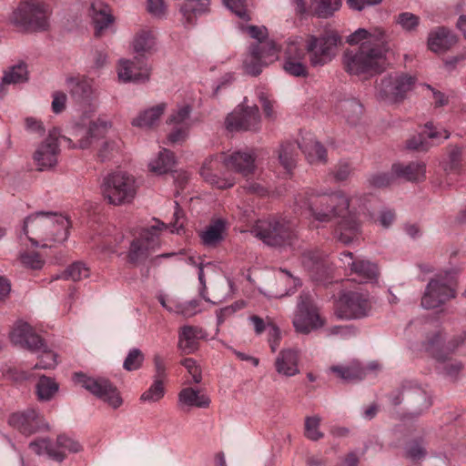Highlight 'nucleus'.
<instances>
[{
  "label": "nucleus",
  "mask_w": 466,
  "mask_h": 466,
  "mask_svg": "<svg viewBox=\"0 0 466 466\" xmlns=\"http://www.w3.org/2000/svg\"><path fill=\"white\" fill-rule=\"evenodd\" d=\"M421 329L425 333V339L418 350L433 358L438 362L437 369L443 375L455 377L459 374L462 366L461 362L451 360L450 354L463 341V339L457 343L452 341L444 343L441 329L430 321L424 322Z\"/></svg>",
  "instance_id": "20e7f679"
},
{
  "label": "nucleus",
  "mask_w": 466,
  "mask_h": 466,
  "mask_svg": "<svg viewBox=\"0 0 466 466\" xmlns=\"http://www.w3.org/2000/svg\"><path fill=\"white\" fill-rule=\"evenodd\" d=\"M144 361V355L138 349H132L129 350L123 367L128 371L138 370Z\"/></svg>",
  "instance_id": "052dcab7"
},
{
  "label": "nucleus",
  "mask_w": 466,
  "mask_h": 466,
  "mask_svg": "<svg viewBox=\"0 0 466 466\" xmlns=\"http://www.w3.org/2000/svg\"><path fill=\"white\" fill-rule=\"evenodd\" d=\"M116 71L119 81L124 83L145 82L150 75L147 63L137 57L134 60L120 59Z\"/></svg>",
  "instance_id": "a878e982"
},
{
  "label": "nucleus",
  "mask_w": 466,
  "mask_h": 466,
  "mask_svg": "<svg viewBox=\"0 0 466 466\" xmlns=\"http://www.w3.org/2000/svg\"><path fill=\"white\" fill-rule=\"evenodd\" d=\"M9 336L14 344L27 349L28 350H35L37 347H40L38 344L42 339L33 331L30 325L22 320H18L15 323Z\"/></svg>",
  "instance_id": "cd10ccee"
},
{
  "label": "nucleus",
  "mask_w": 466,
  "mask_h": 466,
  "mask_svg": "<svg viewBox=\"0 0 466 466\" xmlns=\"http://www.w3.org/2000/svg\"><path fill=\"white\" fill-rule=\"evenodd\" d=\"M224 5L237 16L247 22L249 19L246 8V0H223Z\"/></svg>",
  "instance_id": "e2e57ef3"
},
{
  "label": "nucleus",
  "mask_w": 466,
  "mask_h": 466,
  "mask_svg": "<svg viewBox=\"0 0 466 466\" xmlns=\"http://www.w3.org/2000/svg\"><path fill=\"white\" fill-rule=\"evenodd\" d=\"M339 260L345 270L356 275L361 281L377 279L379 271L376 264L361 258H355L350 251L342 252Z\"/></svg>",
  "instance_id": "b1692460"
},
{
  "label": "nucleus",
  "mask_w": 466,
  "mask_h": 466,
  "mask_svg": "<svg viewBox=\"0 0 466 466\" xmlns=\"http://www.w3.org/2000/svg\"><path fill=\"white\" fill-rule=\"evenodd\" d=\"M155 372L149 388L140 396V400L147 403H156L161 400L166 394L165 384L167 373L163 358L156 354L153 358Z\"/></svg>",
  "instance_id": "5701e85b"
},
{
  "label": "nucleus",
  "mask_w": 466,
  "mask_h": 466,
  "mask_svg": "<svg viewBox=\"0 0 466 466\" xmlns=\"http://www.w3.org/2000/svg\"><path fill=\"white\" fill-rule=\"evenodd\" d=\"M394 22L405 33L412 34L417 31L420 24V18L411 12H402L394 17Z\"/></svg>",
  "instance_id": "8fccbe9b"
},
{
  "label": "nucleus",
  "mask_w": 466,
  "mask_h": 466,
  "mask_svg": "<svg viewBox=\"0 0 466 466\" xmlns=\"http://www.w3.org/2000/svg\"><path fill=\"white\" fill-rule=\"evenodd\" d=\"M258 179H259V176L256 172V175ZM245 182L242 186L244 190H246L248 193L255 194L258 196H265L268 194V189L265 187L263 183H261L258 180H253L251 177H244Z\"/></svg>",
  "instance_id": "0e129e2a"
},
{
  "label": "nucleus",
  "mask_w": 466,
  "mask_h": 466,
  "mask_svg": "<svg viewBox=\"0 0 466 466\" xmlns=\"http://www.w3.org/2000/svg\"><path fill=\"white\" fill-rule=\"evenodd\" d=\"M122 147L123 142L121 138L118 136H114L101 144L97 156L102 161L108 160L120 154Z\"/></svg>",
  "instance_id": "49530a36"
},
{
  "label": "nucleus",
  "mask_w": 466,
  "mask_h": 466,
  "mask_svg": "<svg viewBox=\"0 0 466 466\" xmlns=\"http://www.w3.org/2000/svg\"><path fill=\"white\" fill-rule=\"evenodd\" d=\"M29 447L37 455H46L56 461H63L66 452L76 453L82 450L77 441L65 434L57 436L56 442H51L47 439H39L32 441Z\"/></svg>",
  "instance_id": "2eb2a0df"
},
{
  "label": "nucleus",
  "mask_w": 466,
  "mask_h": 466,
  "mask_svg": "<svg viewBox=\"0 0 466 466\" xmlns=\"http://www.w3.org/2000/svg\"><path fill=\"white\" fill-rule=\"evenodd\" d=\"M400 392H402L403 398L407 399L409 401L419 404V407L412 411L414 415L421 414L432 405L431 396L411 381L404 382L401 385Z\"/></svg>",
  "instance_id": "7c9ffc66"
},
{
  "label": "nucleus",
  "mask_w": 466,
  "mask_h": 466,
  "mask_svg": "<svg viewBox=\"0 0 466 466\" xmlns=\"http://www.w3.org/2000/svg\"><path fill=\"white\" fill-rule=\"evenodd\" d=\"M136 177L123 170L107 174L101 184V193L106 201L113 206L128 205L134 201L138 191Z\"/></svg>",
  "instance_id": "0eeeda50"
},
{
  "label": "nucleus",
  "mask_w": 466,
  "mask_h": 466,
  "mask_svg": "<svg viewBox=\"0 0 466 466\" xmlns=\"http://www.w3.org/2000/svg\"><path fill=\"white\" fill-rule=\"evenodd\" d=\"M320 418L318 416L308 417L305 420V435L311 441H318L323 437L319 431Z\"/></svg>",
  "instance_id": "bf43d9fd"
},
{
  "label": "nucleus",
  "mask_w": 466,
  "mask_h": 466,
  "mask_svg": "<svg viewBox=\"0 0 466 466\" xmlns=\"http://www.w3.org/2000/svg\"><path fill=\"white\" fill-rule=\"evenodd\" d=\"M355 198L344 192L329 191L325 188H307L295 197V206L309 219L313 227L329 223L334 218L339 222L334 230L335 238L343 244L354 242L360 234Z\"/></svg>",
  "instance_id": "f257e3e1"
},
{
  "label": "nucleus",
  "mask_w": 466,
  "mask_h": 466,
  "mask_svg": "<svg viewBox=\"0 0 466 466\" xmlns=\"http://www.w3.org/2000/svg\"><path fill=\"white\" fill-rule=\"evenodd\" d=\"M284 59L283 68L286 73L296 77L308 76L306 52L301 37L293 36L288 40L284 51Z\"/></svg>",
  "instance_id": "aec40b11"
},
{
  "label": "nucleus",
  "mask_w": 466,
  "mask_h": 466,
  "mask_svg": "<svg viewBox=\"0 0 466 466\" xmlns=\"http://www.w3.org/2000/svg\"><path fill=\"white\" fill-rule=\"evenodd\" d=\"M346 41L350 46L360 45L359 48L343 53L342 64L348 74L367 79L386 69L390 46L383 29L359 28Z\"/></svg>",
  "instance_id": "f03ea898"
},
{
  "label": "nucleus",
  "mask_w": 466,
  "mask_h": 466,
  "mask_svg": "<svg viewBox=\"0 0 466 466\" xmlns=\"http://www.w3.org/2000/svg\"><path fill=\"white\" fill-rule=\"evenodd\" d=\"M157 299L161 306L170 313L190 318L200 311L198 301L196 299L183 301L165 295H159Z\"/></svg>",
  "instance_id": "c756f323"
},
{
  "label": "nucleus",
  "mask_w": 466,
  "mask_h": 466,
  "mask_svg": "<svg viewBox=\"0 0 466 466\" xmlns=\"http://www.w3.org/2000/svg\"><path fill=\"white\" fill-rule=\"evenodd\" d=\"M370 309L368 294L359 290H342L335 301L334 313L338 319L351 320L367 317Z\"/></svg>",
  "instance_id": "f8f14e48"
},
{
  "label": "nucleus",
  "mask_w": 466,
  "mask_h": 466,
  "mask_svg": "<svg viewBox=\"0 0 466 466\" xmlns=\"http://www.w3.org/2000/svg\"><path fill=\"white\" fill-rule=\"evenodd\" d=\"M300 352L296 349H283L275 360L276 371L283 377H294L299 374Z\"/></svg>",
  "instance_id": "bb28decb"
},
{
  "label": "nucleus",
  "mask_w": 466,
  "mask_h": 466,
  "mask_svg": "<svg viewBox=\"0 0 466 466\" xmlns=\"http://www.w3.org/2000/svg\"><path fill=\"white\" fill-rule=\"evenodd\" d=\"M457 43L456 35L444 26H438L429 32L427 45L434 53H443Z\"/></svg>",
  "instance_id": "c85d7f7f"
},
{
  "label": "nucleus",
  "mask_w": 466,
  "mask_h": 466,
  "mask_svg": "<svg viewBox=\"0 0 466 466\" xmlns=\"http://www.w3.org/2000/svg\"><path fill=\"white\" fill-rule=\"evenodd\" d=\"M210 0H185L180 6V13L184 23L192 25L198 17L208 13Z\"/></svg>",
  "instance_id": "c9c22d12"
},
{
  "label": "nucleus",
  "mask_w": 466,
  "mask_h": 466,
  "mask_svg": "<svg viewBox=\"0 0 466 466\" xmlns=\"http://www.w3.org/2000/svg\"><path fill=\"white\" fill-rule=\"evenodd\" d=\"M225 127L230 132L258 131L260 128V115L256 105L248 106L247 97L229 113L225 119Z\"/></svg>",
  "instance_id": "dca6fc26"
},
{
  "label": "nucleus",
  "mask_w": 466,
  "mask_h": 466,
  "mask_svg": "<svg viewBox=\"0 0 466 466\" xmlns=\"http://www.w3.org/2000/svg\"><path fill=\"white\" fill-rule=\"evenodd\" d=\"M225 158V153L209 155L203 160L199 169V175L204 181L218 189L230 188L236 184V179L232 175H220Z\"/></svg>",
  "instance_id": "6ab92c4d"
},
{
  "label": "nucleus",
  "mask_w": 466,
  "mask_h": 466,
  "mask_svg": "<svg viewBox=\"0 0 466 466\" xmlns=\"http://www.w3.org/2000/svg\"><path fill=\"white\" fill-rule=\"evenodd\" d=\"M462 157L461 148L457 146H450L447 148V157L442 162V167L446 172L458 169Z\"/></svg>",
  "instance_id": "4d7b16f0"
},
{
  "label": "nucleus",
  "mask_w": 466,
  "mask_h": 466,
  "mask_svg": "<svg viewBox=\"0 0 466 466\" xmlns=\"http://www.w3.org/2000/svg\"><path fill=\"white\" fill-rule=\"evenodd\" d=\"M69 221L56 213L36 212L24 222L23 232L36 248H53L68 238Z\"/></svg>",
  "instance_id": "7ed1b4c3"
},
{
  "label": "nucleus",
  "mask_w": 466,
  "mask_h": 466,
  "mask_svg": "<svg viewBox=\"0 0 466 466\" xmlns=\"http://www.w3.org/2000/svg\"><path fill=\"white\" fill-rule=\"evenodd\" d=\"M70 137H63L64 141L71 149H87L95 141L106 137L109 134H115L113 122L106 116H98L95 120L86 123V117L82 116L74 121L67 127Z\"/></svg>",
  "instance_id": "423d86ee"
},
{
  "label": "nucleus",
  "mask_w": 466,
  "mask_h": 466,
  "mask_svg": "<svg viewBox=\"0 0 466 466\" xmlns=\"http://www.w3.org/2000/svg\"><path fill=\"white\" fill-rule=\"evenodd\" d=\"M311 2L316 14L324 18L331 16L341 5V0H311Z\"/></svg>",
  "instance_id": "6e6d98bb"
},
{
  "label": "nucleus",
  "mask_w": 466,
  "mask_h": 466,
  "mask_svg": "<svg viewBox=\"0 0 466 466\" xmlns=\"http://www.w3.org/2000/svg\"><path fill=\"white\" fill-rule=\"evenodd\" d=\"M167 109L166 103H159L140 112L132 119V126L140 128H149L155 126Z\"/></svg>",
  "instance_id": "58836bf2"
},
{
  "label": "nucleus",
  "mask_w": 466,
  "mask_h": 466,
  "mask_svg": "<svg viewBox=\"0 0 466 466\" xmlns=\"http://www.w3.org/2000/svg\"><path fill=\"white\" fill-rule=\"evenodd\" d=\"M227 222L223 218H217L206 227L200 233L202 243L207 247L218 246L225 238Z\"/></svg>",
  "instance_id": "f704fd0d"
},
{
  "label": "nucleus",
  "mask_w": 466,
  "mask_h": 466,
  "mask_svg": "<svg viewBox=\"0 0 466 466\" xmlns=\"http://www.w3.org/2000/svg\"><path fill=\"white\" fill-rule=\"evenodd\" d=\"M40 347H37L35 350H31L32 352L37 355L38 361L35 365V369L41 370H53L57 364V357L58 355L51 350L47 345L44 342L43 339L39 341L38 344Z\"/></svg>",
  "instance_id": "37998d69"
},
{
  "label": "nucleus",
  "mask_w": 466,
  "mask_h": 466,
  "mask_svg": "<svg viewBox=\"0 0 466 466\" xmlns=\"http://www.w3.org/2000/svg\"><path fill=\"white\" fill-rule=\"evenodd\" d=\"M90 276V268L86 264L77 261L71 264L62 274L56 279L62 278L64 279L79 281Z\"/></svg>",
  "instance_id": "3c124183"
},
{
  "label": "nucleus",
  "mask_w": 466,
  "mask_h": 466,
  "mask_svg": "<svg viewBox=\"0 0 466 466\" xmlns=\"http://www.w3.org/2000/svg\"><path fill=\"white\" fill-rule=\"evenodd\" d=\"M5 81L9 85H16L24 83L28 78L27 66L25 63L20 62L8 67L4 72Z\"/></svg>",
  "instance_id": "de8ad7c7"
},
{
  "label": "nucleus",
  "mask_w": 466,
  "mask_h": 466,
  "mask_svg": "<svg viewBox=\"0 0 466 466\" xmlns=\"http://www.w3.org/2000/svg\"><path fill=\"white\" fill-rule=\"evenodd\" d=\"M49 6L41 0L21 2L9 16L12 25L21 30H44L48 25Z\"/></svg>",
  "instance_id": "6e6552de"
},
{
  "label": "nucleus",
  "mask_w": 466,
  "mask_h": 466,
  "mask_svg": "<svg viewBox=\"0 0 466 466\" xmlns=\"http://www.w3.org/2000/svg\"><path fill=\"white\" fill-rule=\"evenodd\" d=\"M339 41V35L334 32L308 35L303 46L311 66L321 67L330 63L337 56Z\"/></svg>",
  "instance_id": "9b49d317"
},
{
  "label": "nucleus",
  "mask_w": 466,
  "mask_h": 466,
  "mask_svg": "<svg viewBox=\"0 0 466 466\" xmlns=\"http://www.w3.org/2000/svg\"><path fill=\"white\" fill-rule=\"evenodd\" d=\"M8 423L24 435L49 430L48 423L44 417L34 409L13 413L8 419Z\"/></svg>",
  "instance_id": "4be33fe9"
},
{
  "label": "nucleus",
  "mask_w": 466,
  "mask_h": 466,
  "mask_svg": "<svg viewBox=\"0 0 466 466\" xmlns=\"http://www.w3.org/2000/svg\"><path fill=\"white\" fill-rule=\"evenodd\" d=\"M391 172L397 177H402L408 181H420L425 178L426 166L423 162H411L407 165L393 164Z\"/></svg>",
  "instance_id": "e433bc0d"
},
{
  "label": "nucleus",
  "mask_w": 466,
  "mask_h": 466,
  "mask_svg": "<svg viewBox=\"0 0 466 466\" xmlns=\"http://www.w3.org/2000/svg\"><path fill=\"white\" fill-rule=\"evenodd\" d=\"M339 106L343 116L350 124H355L362 114V106L356 99L345 100Z\"/></svg>",
  "instance_id": "864d4df0"
},
{
  "label": "nucleus",
  "mask_w": 466,
  "mask_h": 466,
  "mask_svg": "<svg viewBox=\"0 0 466 466\" xmlns=\"http://www.w3.org/2000/svg\"><path fill=\"white\" fill-rule=\"evenodd\" d=\"M295 224L286 218H267L256 222L251 233L263 243L277 247L291 243Z\"/></svg>",
  "instance_id": "9d476101"
},
{
  "label": "nucleus",
  "mask_w": 466,
  "mask_h": 466,
  "mask_svg": "<svg viewBox=\"0 0 466 466\" xmlns=\"http://www.w3.org/2000/svg\"><path fill=\"white\" fill-rule=\"evenodd\" d=\"M330 370L338 375L344 381H354L364 377V370L359 364L350 366H332Z\"/></svg>",
  "instance_id": "09e8293b"
},
{
  "label": "nucleus",
  "mask_w": 466,
  "mask_h": 466,
  "mask_svg": "<svg viewBox=\"0 0 466 466\" xmlns=\"http://www.w3.org/2000/svg\"><path fill=\"white\" fill-rule=\"evenodd\" d=\"M406 456L413 461H419L425 458L426 449L420 441H413L407 444Z\"/></svg>",
  "instance_id": "680f3d73"
},
{
  "label": "nucleus",
  "mask_w": 466,
  "mask_h": 466,
  "mask_svg": "<svg viewBox=\"0 0 466 466\" xmlns=\"http://www.w3.org/2000/svg\"><path fill=\"white\" fill-rule=\"evenodd\" d=\"M203 338L201 329L184 326L178 333L177 348L184 354L194 353L198 349V341Z\"/></svg>",
  "instance_id": "473e14b6"
},
{
  "label": "nucleus",
  "mask_w": 466,
  "mask_h": 466,
  "mask_svg": "<svg viewBox=\"0 0 466 466\" xmlns=\"http://www.w3.org/2000/svg\"><path fill=\"white\" fill-rule=\"evenodd\" d=\"M176 157L168 149L163 148L148 163L150 172L156 175H164L173 170L176 166Z\"/></svg>",
  "instance_id": "ea45409f"
},
{
  "label": "nucleus",
  "mask_w": 466,
  "mask_h": 466,
  "mask_svg": "<svg viewBox=\"0 0 466 466\" xmlns=\"http://www.w3.org/2000/svg\"><path fill=\"white\" fill-rule=\"evenodd\" d=\"M192 108L189 105H181L175 109L168 117V124L180 127H192V119L190 117Z\"/></svg>",
  "instance_id": "603ef678"
},
{
  "label": "nucleus",
  "mask_w": 466,
  "mask_h": 466,
  "mask_svg": "<svg viewBox=\"0 0 466 466\" xmlns=\"http://www.w3.org/2000/svg\"><path fill=\"white\" fill-rule=\"evenodd\" d=\"M279 58V48L271 40L256 43L249 48L243 62V66L247 74L258 76L262 68Z\"/></svg>",
  "instance_id": "f3484780"
},
{
  "label": "nucleus",
  "mask_w": 466,
  "mask_h": 466,
  "mask_svg": "<svg viewBox=\"0 0 466 466\" xmlns=\"http://www.w3.org/2000/svg\"><path fill=\"white\" fill-rule=\"evenodd\" d=\"M300 145L293 142H286L279 150V161L287 173H290L296 166L298 148Z\"/></svg>",
  "instance_id": "c03bdc74"
},
{
  "label": "nucleus",
  "mask_w": 466,
  "mask_h": 466,
  "mask_svg": "<svg viewBox=\"0 0 466 466\" xmlns=\"http://www.w3.org/2000/svg\"><path fill=\"white\" fill-rule=\"evenodd\" d=\"M255 161L256 156L252 151L237 150L226 155L224 167L240 174L243 177H254L258 171Z\"/></svg>",
  "instance_id": "393cba45"
},
{
  "label": "nucleus",
  "mask_w": 466,
  "mask_h": 466,
  "mask_svg": "<svg viewBox=\"0 0 466 466\" xmlns=\"http://www.w3.org/2000/svg\"><path fill=\"white\" fill-rule=\"evenodd\" d=\"M59 136V130L53 128L49 131L47 137L35 148L33 154V159L38 170H47L57 164L60 153L58 144Z\"/></svg>",
  "instance_id": "412c9836"
},
{
  "label": "nucleus",
  "mask_w": 466,
  "mask_h": 466,
  "mask_svg": "<svg viewBox=\"0 0 466 466\" xmlns=\"http://www.w3.org/2000/svg\"><path fill=\"white\" fill-rule=\"evenodd\" d=\"M238 27L242 32H246L250 37L256 39L258 41L257 43L266 41L268 32L265 26L244 25L243 24H239Z\"/></svg>",
  "instance_id": "338daca9"
},
{
  "label": "nucleus",
  "mask_w": 466,
  "mask_h": 466,
  "mask_svg": "<svg viewBox=\"0 0 466 466\" xmlns=\"http://www.w3.org/2000/svg\"><path fill=\"white\" fill-rule=\"evenodd\" d=\"M89 12L96 35H100L114 22L110 8L101 0L92 1Z\"/></svg>",
  "instance_id": "2f4dec72"
},
{
  "label": "nucleus",
  "mask_w": 466,
  "mask_h": 466,
  "mask_svg": "<svg viewBox=\"0 0 466 466\" xmlns=\"http://www.w3.org/2000/svg\"><path fill=\"white\" fill-rule=\"evenodd\" d=\"M302 264L309 271L319 272L324 269L323 256L319 250H307L303 252Z\"/></svg>",
  "instance_id": "5fc2aeb1"
},
{
  "label": "nucleus",
  "mask_w": 466,
  "mask_h": 466,
  "mask_svg": "<svg viewBox=\"0 0 466 466\" xmlns=\"http://www.w3.org/2000/svg\"><path fill=\"white\" fill-rule=\"evenodd\" d=\"M66 86L71 95L79 99L90 98L94 94V81L86 76L68 77Z\"/></svg>",
  "instance_id": "a19ab883"
},
{
  "label": "nucleus",
  "mask_w": 466,
  "mask_h": 466,
  "mask_svg": "<svg viewBox=\"0 0 466 466\" xmlns=\"http://www.w3.org/2000/svg\"><path fill=\"white\" fill-rule=\"evenodd\" d=\"M75 383L80 385L91 394L116 410L123 404L118 390L106 379L87 376L78 372L74 375Z\"/></svg>",
  "instance_id": "4468645a"
},
{
  "label": "nucleus",
  "mask_w": 466,
  "mask_h": 466,
  "mask_svg": "<svg viewBox=\"0 0 466 466\" xmlns=\"http://www.w3.org/2000/svg\"><path fill=\"white\" fill-rule=\"evenodd\" d=\"M300 149L310 164H323L326 162V149L313 137L304 138Z\"/></svg>",
  "instance_id": "79ce46f5"
},
{
  "label": "nucleus",
  "mask_w": 466,
  "mask_h": 466,
  "mask_svg": "<svg viewBox=\"0 0 466 466\" xmlns=\"http://www.w3.org/2000/svg\"><path fill=\"white\" fill-rule=\"evenodd\" d=\"M415 84V78L404 73L384 76L376 86V96L388 103L403 100Z\"/></svg>",
  "instance_id": "ddd939ff"
},
{
  "label": "nucleus",
  "mask_w": 466,
  "mask_h": 466,
  "mask_svg": "<svg viewBox=\"0 0 466 466\" xmlns=\"http://www.w3.org/2000/svg\"><path fill=\"white\" fill-rule=\"evenodd\" d=\"M292 322L295 330L302 334H309L325 324L317 306L308 295L300 296Z\"/></svg>",
  "instance_id": "a211bd4d"
},
{
  "label": "nucleus",
  "mask_w": 466,
  "mask_h": 466,
  "mask_svg": "<svg viewBox=\"0 0 466 466\" xmlns=\"http://www.w3.org/2000/svg\"><path fill=\"white\" fill-rule=\"evenodd\" d=\"M20 261L25 267L32 269H40L45 264V261L35 252L21 253Z\"/></svg>",
  "instance_id": "69168bd1"
},
{
  "label": "nucleus",
  "mask_w": 466,
  "mask_h": 466,
  "mask_svg": "<svg viewBox=\"0 0 466 466\" xmlns=\"http://www.w3.org/2000/svg\"><path fill=\"white\" fill-rule=\"evenodd\" d=\"M178 406L185 408H208L211 402L210 398L204 392L192 388H185L178 393Z\"/></svg>",
  "instance_id": "72a5a7b5"
},
{
  "label": "nucleus",
  "mask_w": 466,
  "mask_h": 466,
  "mask_svg": "<svg viewBox=\"0 0 466 466\" xmlns=\"http://www.w3.org/2000/svg\"><path fill=\"white\" fill-rule=\"evenodd\" d=\"M188 374L192 377L195 383H199L202 380L201 369L194 359L186 358L181 361Z\"/></svg>",
  "instance_id": "774afa93"
},
{
  "label": "nucleus",
  "mask_w": 466,
  "mask_h": 466,
  "mask_svg": "<svg viewBox=\"0 0 466 466\" xmlns=\"http://www.w3.org/2000/svg\"><path fill=\"white\" fill-rule=\"evenodd\" d=\"M58 384L52 378L41 376L36 383L35 390L40 400H50L58 391Z\"/></svg>",
  "instance_id": "a18cd8bd"
},
{
  "label": "nucleus",
  "mask_w": 466,
  "mask_h": 466,
  "mask_svg": "<svg viewBox=\"0 0 466 466\" xmlns=\"http://www.w3.org/2000/svg\"><path fill=\"white\" fill-rule=\"evenodd\" d=\"M133 51L139 56L152 54L157 47V41L154 33L147 28L140 29L133 37L131 42Z\"/></svg>",
  "instance_id": "4c0bfd02"
},
{
  "label": "nucleus",
  "mask_w": 466,
  "mask_h": 466,
  "mask_svg": "<svg viewBox=\"0 0 466 466\" xmlns=\"http://www.w3.org/2000/svg\"><path fill=\"white\" fill-rule=\"evenodd\" d=\"M175 222L167 225L158 219H153V223L143 228L139 233V237L135 238L128 251V259L133 263L145 259L150 251L159 245V237L163 232L169 231L171 233L179 234L183 229V212L176 203V210L174 212Z\"/></svg>",
  "instance_id": "39448f33"
},
{
  "label": "nucleus",
  "mask_w": 466,
  "mask_h": 466,
  "mask_svg": "<svg viewBox=\"0 0 466 466\" xmlns=\"http://www.w3.org/2000/svg\"><path fill=\"white\" fill-rule=\"evenodd\" d=\"M421 135L423 136V137H427L430 139L441 140H446L451 136L450 132L447 129L435 125L431 121H429L424 125V128Z\"/></svg>",
  "instance_id": "13d9d810"
},
{
  "label": "nucleus",
  "mask_w": 466,
  "mask_h": 466,
  "mask_svg": "<svg viewBox=\"0 0 466 466\" xmlns=\"http://www.w3.org/2000/svg\"><path fill=\"white\" fill-rule=\"evenodd\" d=\"M456 274L445 270L437 274L428 282L421 297V307L433 309L441 307L457 295Z\"/></svg>",
  "instance_id": "1a4fd4ad"
}]
</instances>
